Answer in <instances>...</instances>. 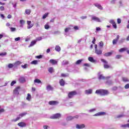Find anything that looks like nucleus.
<instances>
[{
	"label": "nucleus",
	"instance_id": "nucleus-1",
	"mask_svg": "<svg viewBox=\"0 0 129 129\" xmlns=\"http://www.w3.org/2000/svg\"><path fill=\"white\" fill-rule=\"evenodd\" d=\"M95 93L96 94H99L100 95L104 96V95H107L109 94V92H108V90H107L99 89L96 91Z\"/></svg>",
	"mask_w": 129,
	"mask_h": 129
},
{
	"label": "nucleus",
	"instance_id": "nucleus-2",
	"mask_svg": "<svg viewBox=\"0 0 129 129\" xmlns=\"http://www.w3.org/2000/svg\"><path fill=\"white\" fill-rule=\"evenodd\" d=\"M101 62H103V63H104V68L105 69H108L110 68V66L108 64V62H107V61L105 60V59H101Z\"/></svg>",
	"mask_w": 129,
	"mask_h": 129
},
{
	"label": "nucleus",
	"instance_id": "nucleus-3",
	"mask_svg": "<svg viewBox=\"0 0 129 129\" xmlns=\"http://www.w3.org/2000/svg\"><path fill=\"white\" fill-rule=\"evenodd\" d=\"M75 95H77V92H76V91L70 92L68 94V96L70 99L72 98L74 96H75Z\"/></svg>",
	"mask_w": 129,
	"mask_h": 129
},
{
	"label": "nucleus",
	"instance_id": "nucleus-4",
	"mask_svg": "<svg viewBox=\"0 0 129 129\" xmlns=\"http://www.w3.org/2000/svg\"><path fill=\"white\" fill-rule=\"evenodd\" d=\"M61 117V114L60 113H56L53 114L52 116L50 117L51 119H56L57 118H60Z\"/></svg>",
	"mask_w": 129,
	"mask_h": 129
},
{
	"label": "nucleus",
	"instance_id": "nucleus-5",
	"mask_svg": "<svg viewBox=\"0 0 129 129\" xmlns=\"http://www.w3.org/2000/svg\"><path fill=\"white\" fill-rule=\"evenodd\" d=\"M20 89H21V87L20 86L16 87L13 91V94L19 95V94H20V92H19Z\"/></svg>",
	"mask_w": 129,
	"mask_h": 129
},
{
	"label": "nucleus",
	"instance_id": "nucleus-6",
	"mask_svg": "<svg viewBox=\"0 0 129 129\" xmlns=\"http://www.w3.org/2000/svg\"><path fill=\"white\" fill-rule=\"evenodd\" d=\"M59 104V102L57 101H50L48 102V104L49 105H57V104Z\"/></svg>",
	"mask_w": 129,
	"mask_h": 129
},
{
	"label": "nucleus",
	"instance_id": "nucleus-7",
	"mask_svg": "<svg viewBox=\"0 0 129 129\" xmlns=\"http://www.w3.org/2000/svg\"><path fill=\"white\" fill-rule=\"evenodd\" d=\"M27 23L28 25L27 29H31L34 26V24H31L32 22L31 21H27Z\"/></svg>",
	"mask_w": 129,
	"mask_h": 129
},
{
	"label": "nucleus",
	"instance_id": "nucleus-8",
	"mask_svg": "<svg viewBox=\"0 0 129 129\" xmlns=\"http://www.w3.org/2000/svg\"><path fill=\"white\" fill-rule=\"evenodd\" d=\"M95 54H97V55H102V50L98 48L97 49H96L95 50Z\"/></svg>",
	"mask_w": 129,
	"mask_h": 129
},
{
	"label": "nucleus",
	"instance_id": "nucleus-9",
	"mask_svg": "<svg viewBox=\"0 0 129 129\" xmlns=\"http://www.w3.org/2000/svg\"><path fill=\"white\" fill-rule=\"evenodd\" d=\"M110 78V76L108 77H104L102 75H100L99 76V79L104 80L105 79H109Z\"/></svg>",
	"mask_w": 129,
	"mask_h": 129
},
{
	"label": "nucleus",
	"instance_id": "nucleus-10",
	"mask_svg": "<svg viewBox=\"0 0 129 129\" xmlns=\"http://www.w3.org/2000/svg\"><path fill=\"white\" fill-rule=\"evenodd\" d=\"M49 62L51 63L52 65H57L58 64V61L55 59H50Z\"/></svg>",
	"mask_w": 129,
	"mask_h": 129
},
{
	"label": "nucleus",
	"instance_id": "nucleus-11",
	"mask_svg": "<svg viewBox=\"0 0 129 129\" xmlns=\"http://www.w3.org/2000/svg\"><path fill=\"white\" fill-rule=\"evenodd\" d=\"M112 53H113V51H111V52H106L104 54V56L105 57H109V56H111L112 55Z\"/></svg>",
	"mask_w": 129,
	"mask_h": 129
},
{
	"label": "nucleus",
	"instance_id": "nucleus-12",
	"mask_svg": "<svg viewBox=\"0 0 129 129\" xmlns=\"http://www.w3.org/2000/svg\"><path fill=\"white\" fill-rule=\"evenodd\" d=\"M110 23L112 25L114 29H116V28H117V26H116V23H115V22L114 21V20H111L110 21Z\"/></svg>",
	"mask_w": 129,
	"mask_h": 129
},
{
	"label": "nucleus",
	"instance_id": "nucleus-13",
	"mask_svg": "<svg viewBox=\"0 0 129 129\" xmlns=\"http://www.w3.org/2000/svg\"><path fill=\"white\" fill-rule=\"evenodd\" d=\"M84 127H85V125L84 124H82L81 125H79V124L76 125V128L81 129V128H84Z\"/></svg>",
	"mask_w": 129,
	"mask_h": 129
},
{
	"label": "nucleus",
	"instance_id": "nucleus-14",
	"mask_svg": "<svg viewBox=\"0 0 129 129\" xmlns=\"http://www.w3.org/2000/svg\"><path fill=\"white\" fill-rule=\"evenodd\" d=\"M18 125H19V126H21V127H24L27 125V124L24 122H20L18 123Z\"/></svg>",
	"mask_w": 129,
	"mask_h": 129
},
{
	"label": "nucleus",
	"instance_id": "nucleus-15",
	"mask_svg": "<svg viewBox=\"0 0 129 129\" xmlns=\"http://www.w3.org/2000/svg\"><path fill=\"white\" fill-rule=\"evenodd\" d=\"M119 39V35H117L116 38L115 39H113L112 41L113 45H116Z\"/></svg>",
	"mask_w": 129,
	"mask_h": 129
},
{
	"label": "nucleus",
	"instance_id": "nucleus-16",
	"mask_svg": "<svg viewBox=\"0 0 129 129\" xmlns=\"http://www.w3.org/2000/svg\"><path fill=\"white\" fill-rule=\"evenodd\" d=\"M92 20L93 21H95L96 22H100V19H99V18L94 16L93 17H92Z\"/></svg>",
	"mask_w": 129,
	"mask_h": 129
},
{
	"label": "nucleus",
	"instance_id": "nucleus-17",
	"mask_svg": "<svg viewBox=\"0 0 129 129\" xmlns=\"http://www.w3.org/2000/svg\"><path fill=\"white\" fill-rule=\"evenodd\" d=\"M59 84L60 86H64L65 85V81L63 79H61L59 80Z\"/></svg>",
	"mask_w": 129,
	"mask_h": 129
},
{
	"label": "nucleus",
	"instance_id": "nucleus-18",
	"mask_svg": "<svg viewBox=\"0 0 129 129\" xmlns=\"http://www.w3.org/2000/svg\"><path fill=\"white\" fill-rule=\"evenodd\" d=\"M104 114H105V112H98V113L95 114L94 115V116H98V115H104Z\"/></svg>",
	"mask_w": 129,
	"mask_h": 129
},
{
	"label": "nucleus",
	"instance_id": "nucleus-19",
	"mask_svg": "<svg viewBox=\"0 0 129 129\" xmlns=\"http://www.w3.org/2000/svg\"><path fill=\"white\" fill-rule=\"evenodd\" d=\"M95 7H96V8H98L99 9V10H103V8L102 7V6H101V5H99V4H94Z\"/></svg>",
	"mask_w": 129,
	"mask_h": 129
},
{
	"label": "nucleus",
	"instance_id": "nucleus-20",
	"mask_svg": "<svg viewBox=\"0 0 129 129\" xmlns=\"http://www.w3.org/2000/svg\"><path fill=\"white\" fill-rule=\"evenodd\" d=\"M19 82L21 83H24V82H26V79H25V77H21L19 79Z\"/></svg>",
	"mask_w": 129,
	"mask_h": 129
},
{
	"label": "nucleus",
	"instance_id": "nucleus-21",
	"mask_svg": "<svg viewBox=\"0 0 129 129\" xmlns=\"http://www.w3.org/2000/svg\"><path fill=\"white\" fill-rule=\"evenodd\" d=\"M85 93L86 94H91V93H92V89L86 90Z\"/></svg>",
	"mask_w": 129,
	"mask_h": 129
},
{
	"label": "nucleus",
	"instance_id": "nucleus-22",
	"mask_svg": "<svg viewBox=\"0 0 129 129\" xmlns=\"http://www.w3.org/2000/svg\"><path fill=\"white\" fill-rule=\"evenodd\" d=\"M36 43H37V40H33L32 41H31L29 47H33V46H34V45H35Z\"/></svg>",
	"mask_w": 129,
	"mask_h": 129
},
{
	"label": "nucleus",
	"instance_id": "nucleus-23",
	"mask_svg": "<svg viewBox=\"0 0 129 129\" xmlns=\"http://www.w3.org/2000/svg\"><path fill=\"white\" fill-rule=\"evenodd\" d=\"M31 98H32V96H31V94L30 93L27 94V97L26 98L27 100L30 101V100H31Z\"/></svg>",
	"mask_w": 129,
	"mask_h": 129
},
{
	"label": "nucleus",
	"instance_id": "nucleus-24",
	"mask_svg": "<svg viewBox=\"0 0 129 129\" xmlns=\"http://www.w3.org/2000/svg\"><path fill=\"white\" fill-rule=\"evenodd\" d=\"M88 60L89 61H90V62H92V63H94V62H95V60H94V59L92 57H89L88 58Z\"/></svg>",
	"mask_w": 129,
	"mask_h": 129
},
{
	"label": "nucleus",
	"instance_id": "nucleus-25",
	"mask_svg": "<svg viewBox=\"0 0 129 129\" xmlns=\"http://www.w3.org/2000/svg\"><path fill=\"white\" fill-rule=\"evenodd\" d=\"M34 83H38V84H40V83H42V82L41 81V80H40L38 79H35L34 80Z\"/></svg>",
	"mask_w": 129,
	"mask_h": 129
},
{
	"label": "nucleus",
	"instance_id": "nucleus-26",
	"mask_svg": "<svg viewBox=\"0 0 129 129\" xmlns=\"http://www.w3.org/2000/svg\"><path fill=\"white\" fill-rule=\"evenodd\" d=\"M122 81H123V82H129V80L127 78H125V77L122 78Z\"/></svg>",
	"mask_w": 129,
	"mask_h": 129
},
{
	"label": "nucleus",
	"instance_id": "nucleus-27",
	"mask_svg": "<svg viewBox=\"0 0 129 129\" xmlns=\"http://www.w3.org/2000/svg\"><path fill=\"white\" fill-rule=\"evenodd\" d=\"M31 10L30 9H26L25 10V14H26V15H30L31 14Z\"/></svg>",
	"mask_w": 129,
	"mask_h": 129
},
{
	"label": "nucleus",
	"instance_id": "nucleus-28",
	"mask_svg": "<svg viewBox=\"0 0 129 129\" xmlns=\"http://www.w3.org/2000/svg\"><path fill=\"white\" fill-rule=\"evenodd\" d=\"M55 49L57 52H60V51H61V47L59 46H56Z\"/></svg>",
	"mask_w": 129,
	"mask_h": 129
},
{
	"label": "nucleus",
	"instance_id": "nucleus-29",
	"mask_svg": "<svg viewBox=\"0 0 129 129\" xmlns=\"http://www.w3.org/2000/svg\"><path fill=\"white\" fill-rule=\"evenodd\" d=\"M124 51H126V48H121L120 49H119V52H120V53H122V52H124Z\"/></svg>",
	"mask_w": 129,
	"mask_h": 129
},
{
	"label": "nucleus",
	"instance_id": "nucleus-30",
	"mask_svg": "<svg viewBox=\"0 0 129 129\" xmlns=\"http://www.w3.org/2000/svg\"><path fill=\"white\" fill-rule=\"evenodd\" d=\"M31 64H32V65H37V64H38V60H33L31 62Z\"/></svg>",
	"mask_w": 129,
	"mask_h": 129
},
{
	"label": "nucleus",
	"instance_id": "nucleus-31",
	"mask_svg": "<svg viewBox=\"0 0 129 129\" xmlns=\"http://www.w3.org/2000/svg\"><path fill=\"white\" fill-rule=\"evenodd\" d=\"M68 76H69V74H63V73H62L61 74V77H68Z\"/></svg>",
	"mask_w": 129,
	"mask_h": 129
},
{
	"label": "nucleus",
	"instance_id": "nucleus-32",
	"mask_svg": "<svg viewBox=\"0 0 129 129\" xmlns=\"http://www.w3.org/2000/svg\"><path fill=\"white\" fill-rule=\"evenodd\" d=\"M27 114V113L24 112L22 113L19 115V117H23V116H25Z\"/></svg>",
	"mask_w": 129,
	"mask_h": 129
},
{
	"label": "nucleus",
	"instance_id": "nucleus-33",
	"mask_svg": "<svg viewBox=\"0 0 129 129\" xmlns=\"http://www.w3.org/2000/svg\"><path fill=\"white\" fill-rule=\"evenodd\" d=\"M47 90H53V88L50 85H48L46 87Z\"/></svg>",
	"mask_w": 129,
	"mask_h": 129
},
{
	"label": "nucleus",
	"instance_id": "nucleus-34",
	"mask_svg": "<svg viewBox=\"0 0 129 129\" xmlns=\"http://www.w3.org/2000/svg\"><path fill=\"white\" fill-rule=\"evenodd\" d=\"M53 71L54 69H53V67H50L48 69V72H49V73H53Z\"/></svg>",
	"mask_w": 129,
	"mask_h": 129
},
{
	"label": "nucleus",
	"instance_id": "nucleus-35",
	"mask_svg": "<svg viewBox=\"0 0 129 129\" xmlns=\"http://www.w3.org/2000/svg\"><path fill=\"white\" fill-rule=\"evenodd\" d=\"M82 61H83V60H82V59H79V60H78L76 62V65H79V64H80L81 63V62H82Z\"/></svg>",
	"mask_w": 129,
	"mask_h": 129
},
{
	"label": "nucleus",
	"instance_id": "nucleus-36",
	"mask_svg": "<svg viewBox=\"0 0 129 129\" xmlns=\"http://www.w3.org/2000/svg\"><path fill=\"white\" fill-rule=\"evenodd\" d=\"M19 119H21V117H17L16 119H13L12 121L16 122V121H18V120H19Z\"/></svg>",
	"mask_w": 129,
	"mask_h": 129
},
{
	"label": "nucleus",
	"instance_id": "nucleus-37",
	"mask_svg": "<svg viewBox=\"0 0 129 129\" xmlns=\"http://www.w3.org/2000/svg\"><path fill=\"white\" fill-rule=\"evenodd\" d=\"M103 41H100L99 43V47H100L101 48H103Z\"/></svg>",
	"mask_w": 129,
	"mask_h": 129
},
{
	"label": "nucleus",
	"instance_id": "nucleus-38",
	"mask_svg": "<svg viewBox=\"0 0 129 129\" xmlns=\"http://www.w3.org/2000/svg\"><path fill=\"white\" fill-rule=\"evenodd\" d=\"M49 15V13H45L44 15H43L42 16V19H46V18H47L48 17Z\"/></svg>",
	"mask_w": 129,
	"mask_h": 129
},
{
	"label": "nucleus",
	"instance_id": "nucleus-39",
	"mask_svg": "<svg viewBox=\"0 0 129 129\" xmlns=\"http://www.w3.org/2000/svg\"><path fill=\"white\" fill-rule=\"evenodd\" d=\"M70 30H71V28L70 27L66 28V29H64V32H65V33H67V32H69V31H70Z\"/></svg>",
	"mask_w": 129,
	"mask_h": 129
},
{
	"label": "nucleus",
	"instance_id": "nucleus-40",
	"mask_svg": "<svg viewBox=\"0 0 129 129\" xmlns=\"http://www.w3.org/2000/svg\"><path fill=\"white\" fill-rule=\"evenodd\" d=\"M67 120H72L73 119V116H69L67 118Z\"/></svg>",
	"mask_w": 129,
	"mask_h": 129
},
{
	"label": "nucleus",
	"instance_id": "nucleus-41",
	"mask_svg": "<svg viewBox=\"0 0 129 129\" xmlns=\"http://www.w3.org/2000/svg\"><path fill=\"white\" fill-rule=\"evenodd\" d=\"M44 28L46 30H49V29H50V26L48 24H45L44 26Z\"/></svg>",
	"mask_w": 129,
	"mask_h": 129
},
{
	"label": "nucleus",
	"instance_id": "nucleus-42",
	"mask_svg": "<svg viewBox=\"0 0 129 129\" xmlns=\"http://www.w3.org/2000/svg\"><path fill=\"white\" fill-rule=\"evenodd\" d=\"M121 57H122V56L120 54H117V55H116V59H120V58H121Z\"/></svg>",
	"mask_w": 129,
	"mask_h": 129
},
{
	"label": "nucleus",
	"instance_id": "nucleus-43",
	"mask_svg": "<svg viewBox=\"0 0 129 129\" xmlns=\"http://www.w3.org/2000/svg\"><path fill=\"white\" fill-rule=\"evenodd\" d=\"M17 83V82L16 81H13L11 83V86H14L15 84Z\"/></svg>",
	"mask_w": 129,
	"mask_h": 129
},
{
	"label": "nucleus",
	"instance_id": "nucleus-44",
	"mask_svg": "<svg viewBox=\"0 0 129 129\" xmlns=\"http://www.w3.org/2000/svg\"><path fill=\"white\" fill-rule=\"evenodd\" d=\"M21 64H22V62L20 61H17L15 63V65H16V66L21 65Z\"/></svg>",
	"mask_w": 129,
	"mask_h": 129
},
{
	"label": "nucleus",
	"instance_id": "nucleus-45",
	"mask_svg": "<svg viewBox=\"0 0 129 129\" xmlns=\"http://www.w3.org/2000/svg\"><path fill=\"white\" fill-rule=\"evenodd\" d=\"M35 58H37V59H42L43 58V55H37Z\"/></svg>",
	"mask_w": 129,
	"mask_h": 129
},
{
	"label": "nucleus",
	"instance_id": "nucleus-46",
	"mask_svg": "<svg viewBox=\"0 0 129 129\" xmlns=\"http://www.w3.org/2000/svg\"><path fill=\"white\" fill-rule=\"evenodd\" d=\"M21 67L22 68H23V69H26V68H27V67H28V64H25L24 65H22Z\"/></svg>",
	"mask_w": 129,
	"mask_h": 129
},
{
	"label": "nucleus",
	"instance_id": "nucleus-47",
	"mask_svg": "<svg viewBox=\"0 0 129 129\" xmlns=\"http://www.w3.org/2000/svg\"><path fill=\"white\" fill-rule=\"evenodd\" d=\"M121 127H123V128H126V127H127V124L121 125Z\"/></svg>",
	"mask_w": 129,
	"mask_h": 129
},
{
	"label": "nucleus",
	"instance_id": "nucleus-48",
	"mask_svg": "<svg viewBox=\"0 0 129 129\" xmlns=\"http://www.w3.org/2000/svg\"><path fill=\"white\" fill-rule=\"evenodd\" d=\"M124 88L125 89H128L129 88V83L126 84L125 86H124Z\"/></svg>",
	"mask_w": 129,
	"mask_h": 129
},
{
	"label": "nucleus",
	"instance_id": "nucleus-49",
	"mask_svg": "<svg viewBox=\"0 0 129 129\" xmlns=\"http://www.w3.org/2000/svg\"><path fill=\"white\" fill-rule=\"evenodd\" d=\"M67 64H69V61L66 60L63 61V65H67Z\"/></svg>",
	"mask_w": 129,
	"mask_h": 129
},
{
	"label": "nucleus",
	"instance_id": "nucleus-50",
	"mask_svg": "<svg viewBox=\"0 0 129 129\" xmlns=\"http://www.w3.org/2000/svg\"><path fill=\"white\" fill-rule=\"evenodd\" d=\"M13 67H14V64H13V63H9L8 64V68H13Z\"/></svg>",
	"mask_w": 129,
	"mask_h": 129
},
{
	"label": "nucleus",
	"instance_id": "nucleus-51",
	"mask_svg": "<svg viewBox=\"0 0 129 129\" xmlns=\"http://www.w3.org/2000/svg\"><path fill=\"white\" fill-rule=\"evenodd\" d=\"M10 30L11 31V32H15L16 30V28H14V27H11L10 28Z\"/></svg>",
	"mask_w": 129,
	"mask_h": 129
},
{
	"label": "nucleus",
	"instance_id": "nucleus-52",
	"mask_svg": "<svg viewBox=\"0 0 129 129\" xmlns=\"http://www.w3.org/2000/svg\"><path fill=\"white\" fill-rule=\"evenodd\" d=\"M7 55V52H2L0 53V56H6Z\"/></svg>",
	"mask_w": 129,
	"mask_h": 129
},
{
	"label": "nucleus",
	"instance_id": "nucleus-53",
	"mask_svg": "<svg viewBox=\"0 0 129 129\" xmlns=\"http://www.w3.org/2000/svg\"><path fill=\"white\" fill-rule=\"evenodd\" d=\"M0 11H1L2 12H3V11H5V7L4 6H1Z\"/></svg>",
	"mask_w": 129,
	"mask_h": 129
},
{
	"label": "nucleus",
	"instance_id": "nucleus-54",
	"mask_svg": "<svg viewBox=\"0 0 129 129\" xmlns=\"http://www.w3.org/2000/svg\"><path fill=\"white\" fill-rule=\"evenodd\" d=\"M74 30H75L76 31H77L78 30H79V28L78 27V26H75L74 27Z\"/></svg>",
	"mask_w": 129,
	"mask_h": 129
},
{
	"label": "nucleus",
	"instance_id": "nucleus-55",
	"mask_svg": "<svg viewBox=\"0 0 129 129\" xmlns=\"http://www.w3.org/2000/svg\"><path fill=\"white\" fill-rule=\"evenodd\" d=\"M117 24H120L121 23V20L119 18H118L117 20Z\"/></svg>",
	"mask_w": 129,
	"mask_h": 129
},
{
	"label": "nucleus",
	"instance_id": "nucleus-56",
	"mask_svg": "<svg viewBox=\"0 0 129 129\" xmlns=\"http://www.w3.org/2000/svg\"><path fill=\"white\" fill-rule=\"evenodd\" d=\"M83 66H86L87 67H90V64H89V63H84Z\"/></svg>",
	"mask_w": 129,
	"mask_h": 129
},
{
	"label": "nucleus",
	"instance_id": "nucleus-57",
	"mask_svg": "<svg viewBox=\"0 0 129 129\" xmlns=\"http://www.w3.org/2000/svg\"><path fill=\"white\" fill-rule=\"evenodd\" d=\"M21 40V37H17L15 39V40L16 41H20Z\"/></svg>",
	"mask_w": 129,
	"mask_h": 129
},
{
	"label": "nucleus",
	"instance_id": "nucleus-58",
	"mask_svg": "<svg viewBox=\"0 0 129 129\" xmlns=\"http://www.w3.org/2000/svg\"><path fill=\"white\" fill-rule=\"evenodd\" d=\"M20 24H25V21H24L23 20H20Z\"/></svg>",
	"mask_w": 129,
	"mask_h": 129
},
{
	"label": "nucleus",
	"instance_id": "nucleus-59",
	"mask_svg": "<svg viewBox=\"0 0 129 129\" xmlns=\"http://www.w3.org/2000/svg\"><path fill=\"white\" fill-rule=\"evenodd\" d=\"M81 19H82V20H85V19H87V16H82L81 17Z\"/></svg>",
	"mask_w": 129,
	"mask_h": 129
},
{
	"label": "nucleus",
	"instance_id": "nucleus-60",
	"mask_svg": "<svg viewBox=\"0 0 129 129\" xmlns=\"http://www.w3.org/2000/svg\"><path fill=\"white\" fill-rule=\"evenodd\" d=\"M95 41H96V39H95V37H94L93 40L92 41V43H93V44H95Z\"/></svg>",
	"mask_w": 129,
	"mask_h": 129
},
{
	"label": "nucleus",
	"instance_id": "nucleus-61",
	"mask_svg": "<svg viewBox=\"0 0 129 129\" xmlns=\"http://www.w3.org/2000/svg\"><path fill=\"white\" fill-rule=\"evenodd\" d=\"M79 115H76V116L73 117V119H74V118H79Z\"/></svg>",
	"mask_w": 129,
	"mask_h": 129
},
{
	"label": "nucleus",
	"instance_id": "nucleus-62",
	"mask_svg": "<svg viewBox=\"0 0 129 129\" xmlns=\"http://www.w3.org/2000/svg\"><path fill=\"white\" fill-rule=\"evenodd\" d=\"M123 116H124L123 115H119L117 116V117L119 118L120 117H123Z\"/></svg>",
	"mask_w": 129,
	"mask_h": 129
},
{
	"label": "nucleus",
	"instance_id": "nucleus-63",
	"mask_svg": "<svg viewBox=\"0 0 129 129\" xmlns=\"http://www.w3.org/2000/svg\"><path fill=\"white\" fill-rule=\"evenodd\" d=\"M116 0H112L111 1V4H115V1Z\"/></svg>",
	"mask_w": 129,
	"mask_h": 129
},
{
	"label": "nucleus",
	"instance_id": "nucleus-64",
	"mask_svg": "<svg viewBox=\"0 0 129 129\" xmlns=\"http://www.w3.org/2000/svg\"><path fill=\"white\" fill-rule=\"evenodd\" d=\"M96 30V31H100V30H101V29L100 27H97Z\"/></svg>",
	"mask_w": 129,
	"mask_h": 129
}]
</instances>
